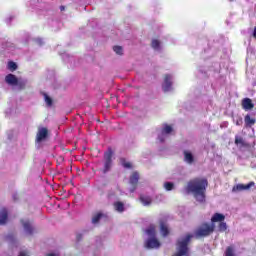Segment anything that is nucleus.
<instances>
[{
	"mask_svg": "<svg viewBox=\"0 0 256 256\" xmlns=\"http://www.w3.org/2000/svg\"><path fill=\"white\" fill-rule=\"evenodd\" d=\"M8 217L9 213L7 212V208H2L0 211V225H5V223H7Z\"/></svg>",
	"mask_w": 256,
	"mask_h": 256,
	"instance_id": "12",
	"label": "nucleus"
},
{
	"mask_svg": "<svg viewBox=\"0 0 256 256\" xmlns=\"http://www.w3.org/2000/svg\"><path fill=\"white\" fill-rule=\"evenodd\" d=\"M139 172L134 171L131 175H130V179H129V183L130 185H132V189L130 190L131 193H135V190L137 189V185L139 184Z\"/></svg>",
	"mask_w": 256,
	"mask_h": 256,
	"instance_id": "5",
	"label": "nucleus"
},
{
	"mask_svg": "<svg viewBox=\"0 0 256 256\" xmlns=\"http://www.w3.org/2000/svg\"><path fill=\"white\" fill-rule=\"evenodd\" d=\"M8 239H11V236H7Z\"/></svg>",
	"mask_w": 256,
	"mask_h": 256,
	"instance_id": "37",
	"label": "nucleus"
},
{
	"mask_svg": "<svg viewBox=\"0 0 256 256\" xmlns=\"http://www.w3.org/2000/svg\"><path fill=\"white\" fill-rule=\"evenodd\" d=\"M24 230L28 235H33V232L35 231V228H33V225H31V222L25 221L22 222Z\"/></svg>",
	"mask_w": 256,
	"mask_h": 256,
	"instance_id": "14",
	"label": "nucleus"
},
{
	"mask_svg": "<svg viewBox=\"0 0 256 256\" xmlns=\"http://www.w3.org/2000/svg\"><path fill=\"white\" fill-rule=\"evenodd\" d=\"M113 168V148L109 147L106 152H104L103 168L100 169L103 175H107L109 171Z\"/></svg>",
	"mask_w": 256,
	"mask_h": 256,
	"instance_id": "4",
	"label": "nucleus"
},
{
	"mask_svg": "<svg viewBox=\"0 0 256 256\" xmlns=\"http://www.w3.org/2000/svg\"><path fill=\"white\" fill-rule=\"evenodd\" d=\"M164 187L166 191H173V187H175V185L172 182H166L164 183Z\"/></svg>",
	"mask_w": 256,
	"mask_h": 256,
	"instance_id": "28",
	"label": "nucleus"
},
{
	"mask_svg": "<svg viewBox=\"0 0 256 256\" xmlns=\"http://www.w3.org/2000/svg\"><path fill=\"white\" fill-rule=\"evenodd\" d=\"M242 107L245 109V111H251L255 107V104H253V100L250 98H244L242 100Z\"/></svg>",
	"mask_w": 256,
	"mask_h": 256,
	"instance_id": "11",
	"label": "nucleus"
},
{
	"mask_svg": "<svg viewBox=\"0 0 256 256\" xmlns=\"http://www.w3.org/2000/svg\"><path fill=\"white\" fill-rule=\"evenodd\" d=\"M8 69L9 71H17V63L10 61L8 62Z\"/></svg>",
	"mask_w": 256,
	"mask_h": 256,
	"instance_id": "25",
	"label": "nucleus"
},
{
	"mask_svg": "<svg viewBox=\"0 0 256 256\" xmlns=\"http://www.w3.org/2000/svg\"><path fill=\"white\" fill-rule=\"evenodd\" d=\"M15 87H18V89H20V91H23V89H25L27 87V81L18 79Z\"/></svg>",
	"mask_w": 256,
	"mask_h": 256,
	"instance_id": "21",
	"label": "nucleus"
},
{
	"mask_svg": "<svg viewBox=\"0 0 256 256\" xmlns=\"http://www.w3.org/2000/svg\"><path fill=\"white\" fill-rule=\"evenodd\" d=\"M160 45H161V42H159V40H152L153 49H159Z\"/></svg>",
	"mask_w": 256,
	"mask_h": 256,
	"instance_id": "30",
	"label": "nucleus"
},
{
	"mask_svg": "<svg viewBox=\"0 0 256 256\" xmlns=\"http://www.w3.org/2000/svg\"><path fill=\"white\" fill-rule=\"evenodd\" d=\"M145 247L146 249H158V247H161V243L159 240H157V238H149L145 242Z\"/></svg>",
	"mask_w": 256,
	"mask_h": 256,
	"instance_id": "7",
	"label": "nucleus"
},
{
	"mask_svg": "<svg viewBox=\"0 0 256 256\" xmlns=\"http://www.w3.org/2000/svg\"><path fill=\"white\" fill-rule=\"evenodd\" d=\"M140 201L145 206H149L151 205V203H153V199H151V196H145V195H140Z\"/></svg>",
	"mask_w": 256,
	"mask_h": 256,
	"instance_id": "15",
	"label": "nucleus"
},
{
	"mask_svg": "<svg viewBox=\"0 0 256 256\" xmlns=\"http://www.w3.org/2000/svg\"><path fill=\"white\" fill-rule=\"evenodd\" d=\"M253 37H254V39H256V26L254 27Z\"/></svg>",
	"mask_w": 256,
	"mask_h": 256,
	"instance_id": "33",
	"label": "nucleus"
},
{
	"mask_svg": "<svg viewBox=\"0 0 256 256\" xmlns=\"http://www.w3.org/2000/svg\"><path fill=\"white\" fill-rule=\"evenodd\" d=\"M122 165L125 169H133V165L131 164V162H127V161L123 160Z\"/></svg>",
	"mask_w": 256,
	"mask_h": 256,
	"instance_id": "29",
	"label": "nucleus"
},
{
	"mask_svg": "<svg viewBox=\"0 0 256 256\" xmlns=\"http://www.w3.org/2000/svg\"><path fill=\"white\" fill-rule=\"evenodd\" d=\"M225 256H235V248L228 246L225 251Z\"/></svg>",
	"mask_w": 256,
	"mask_h": 256,
	"instance_id": "23",
	"label": "nucleus"
},
{
	"mask_svg": "<svg viewBox=\"0 0 256 256\" xmlns=\"http://www.w3.org/2000/svg\"><path fill=\"white\" fill-rule=\"evenodd\" d=\"M171 79H172L171 74H166V75L164 76V83H163V85H162V88H163V91H164L165 93H167L168 91L171 90V87H172V85H173V82L171 81Z\"/></svg>",
	"mask_w": 256,
	"mask_h": 256,
	"instance_id": "8",
	"label": "nucleus"
},
{
	"mask_svg": "<svg viewBox=\"0 0 256 256\" xmlns=\"http://www.w3.org/2000/svg\"><path fill=\"white\" fill-rule=\"evenodd\" d=\"M101 217H103V213H97L96 215L93 216L92 223H99V221H101Z\"/></svg>",
	"mask_w": 256,
	"mask_h": 256,
	"instance_id": "24",
	"label": "nucleus"
},
{
	"mask_svg": "<svg viewBox=\"0 0 256 256\" xmlns=\"http://www.w3.org/2000/svg\"><path fill=\"white\" fill-rule=\"evenodd\" d=\"M49 137V130L45 127L40 128L36 134V143H42Z\"/></svg>",
	"mask_w": 256,
	"mask_h": 256,
	"instance_id": "6",
	"label": "nucleus"
},
{
	"mask_svg": "<svg viewBox=\"0 0 256 256\" xmlns=\"http://www.w3.org/2000/svg\"><path fill=\"white\" fill-rule=\"evenodd\" d=\"M65 10V6H60V11H64Z\"/></svg>",
	"mask_w": 256,
	"mask_h": 256,
	"instance_id": "35",
	"label": "nucleus"
},
{
	"mask_svg": "<svg viewBox=\"0 0 256 256\" xmlns=\"http://www.w3.org/2000/svg\"><path fill=\"white\" fill-rule=\"evenodd\" d=\"M246 127H252L255 124V118H251L249 114H247L244 118Z\"/></svg>",
	"mask_w": 256,
	"mask_h": 256,
	"instance_id": "16",
	"label": "nucleus"
},
{
	"mask_svg": "<svg viewBox=\"0 0 256 256\" xmlns=\"http://www.w3.org/2000/svg\"><path fill=\"white\" fill-rule=\"evenodd\" d=\"M172 132H173V127L169 125H165L162 130V133H165L166 135H169V133H172Z\"/></svg>",
	"mask_w": 256,
	"mask_h": 256,
	"instance_id": "26",
	"label": "nucleus"
},
{
	"mask_svg": "<svg viewBox=\"0 0 256 256\" xmlns=\"http://www.w3.org/2000/svg\"><path fill=\"white\" fill-rule=\"evenodd\" d=\"M235 145H241L242 147H249V144L245 143L242 137L235 136Z\"/></svg>",
	"mask_w": 256,
	"mask_h": 256,
	"instance_id": "20",
	"label": "nucleus"
},
{
	"mask_svg": "<svg viewBox=\"0 0 256 256\" xmlns=\"http://www.w3.org/2000/svg\"><path fill=\"white\" fill-rule=\"evenodd\" d=\"M19 256H27V253H25V252H20Z\"/></svg>",
	"mask_w": 256,
	"mask_h": 256,
	"instance_id": "34",
	"label": "nucleus"
},
{
	"mask_svg": "<svg viewBox=\"0 0 256 256\" xmlns=\"http://www.w3.org/2000/svg\"><path fill=\"white\" fill-rule=\"evenodd\" d=\"M47 256H55V254H53V253H50V254H48Z\"/></svg>",
	"mask_w": 256,
	"mask_h": 256,
	"instance_id": "36",
	"label": "nucleus"
},
{
	"mask_svg": "<svg viewBox=\"0 0 256 256\" xmlns=\"http://www.w3.org/2000/svg\"><path fill=\"white\" fill-rule=\"evenodd\" d=\"M184 161L188 163V165H192L195 162V157L193 154L187 150L184 151Z\"/></svg>",
	"mask_w": 256,
	"mask_h": 256,
	"instance_id": "13",
	"label": "nucleus"
},
{
	"mask_svg": "<svg viewBox=\"0 0 256 256\" xmlns=\"http://www.w3.org/2000/svg\"><path fill=\"white\" fill-rule=\"evenodd\" d=\"M42 95L44 97V101L47 107H53V99L49 95H47V93L45 92Z\"/></svg>",
	"mask_w": 256,
	"mask_h": 256,
	"instance_id": "19",
	"label": "nucleus"
},
{
	"mask_svg": "<svg viewBox=\"0 0 256 256\" xmlns=\"http://www.w3.org/2000/svg\"><path fill=\"white\" fill-rule=\"evenodd\" d=\"M236 125H243V118H238L236 120Z\"/></svg>",
	"mask_w": 256,
	"mask_h": 256,
	"instance_id": "31",
	"label": "nucleus"
},
{
	"mask_svg": "<svg viewBox=\"0 0 256 256\" xmlns=\"http://www.w3.org/2000/svg\"><path fill=\"white\" fill-rule=\"evenodd\" d=\"M250 187H255V182H250L248 184H237L236 186H234L232 188V191L235 192H239V191H247L249 190Z\"/></svg>",
	"mask_w": 256,
	"mask_h": 256,
	"instance_id": "9",
	"label": "nucleus"
},
{
	"mask_svg": "<svg viewBox=\"0 0 256 256\" xmlns=\"http://www.w3.org/2000/svg\"><path fill=\"white\" fill-rule=\"evenodd\" d=\"M193 235L187 234L182 240H177V253L175 256H189V243H191Z\"/></svg>",
	"mask_w": 256,
	"mask_h": 256,
	"instance_id": "3",
	"label": "nucleus"
},
{
	"mask_svg": "<svg viewBox=\"0 0 256 256\" xmlns=\"http://www.w3.org/2000/svg\"><path fill=\"white\" fill-rule=\"evenodd\" d=\"M160 232L163 237H167V235H169V228L164 224V222H160Z\"/></svg>",
	"mask_w": 256,
	"mask_h": 256,
	"instance_id": "18",
	"label": "nucleus"
},
{
	"mask_svg": "<svg viewBox=\"0 0 256 256\" xmlns=\"http://www.w3.org/2000/svg\"><path fill=\"white\" fill-rule=\"evenodd\" d=\"M146 233L149 237L155 238V235H156L155 226H150L148 229H146Z\"/></svg>",
	"mask_w": 256,
	"mask_h": 256,
	"instance_id": "22",
	"label": "nucleus"
},
{
	"mask_svg": "<svg viewBox=\"0 0 256 256\" xmlns=\"http://www.w3.org/2000/svg\"><path fill=\"white\" fill-rule=\"evenodd\" d=\"M207 187H209V181L207 178L196 177L187 182V193L193 194L194 199L198 203H205V193H207Z\"/></svg>",
	"mask_w": 256,
	"mask_h": 256,
	"instance_id": "2",
	"label": "nucleus"
},
{
	"mask_svg": "<svg viewBox=\"0 0 256 256\" xmlns=\"http://www.w3.org/2000/svg\"><path fill=\"white\" fill-rule=\"evenodd\" d=\"M114 208L116 211H118V213H123V211H125V204H123V202H115L114 203Z\"/></svg>",
	"mask_w": 256,
	"mask_h": 256,
	"instance_id": "17",
	"label": "nucleus"
},
{
	"mask_svg": "<svg viewBox=\"0 0 256 256\" xmlns=\"http://www.w3.org/2000/svg\"><path fill=\"white\" fill-rule=\"evenodd\" d=\"M215 223L218 224V231L224 233L227 231V222H225V216L222 213H214L211 217V224L205 222L196 231V237H209L215 232Z\"/></svg>",
	"mask_w": 256,
	"mask_h": 256,
	"instance_id": "1",
	"label": "nucleus"
},
{
	"mask_svg": "<svg viewBox=\"0 0 256 256\" xmlns=\"http://www.w3.org/2000/svg\"><path fill=\"white\" fill-rule=\"evenodd\" d=\"M18 80L19 78H17L15 74H8L5 76V83H7V85H11L12 87H15L17 85Z\"/></svg>",
	"mask_w": 256,
	"mask_h": 256,
	"instance_id": "10",
	"label": "nucleus"
},
{
	"mask_svg": "<svg viewBox=\"0 0 256 256\" xmlns=\"http://www.w3.org/2000/svg\"><path fill=\"white\" fill-rule=\"evenodd\" d=\"M113 51L116 52V55H123V47L121 46H114Z\"/></svg>",
	"mask_w": 256,
	"mask_h": 256,
	"instance_id": "27",
	"label": "nucleus"
},
{
	"mask_svg": "<svg viewBox=\"0 0 256 256\" xmlns=\"http://www.w3.org/2000/svg\"><path fill=\"white\" fill-rule=\"evenodd\" d=\"M82 238H83V235H81V234L77 235V241H81Z\"/></svg>",
	"mask_w": 256,
	"mask_h": 256,
	"instance_id": "32",
	"label": "nucleus"
}]
</instances>
